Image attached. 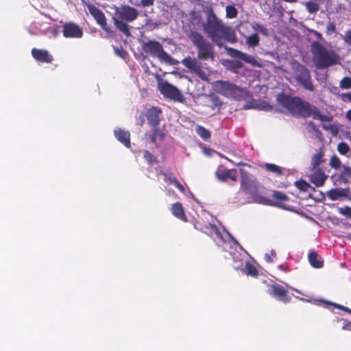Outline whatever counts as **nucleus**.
I'll use <instances>...</instances> for the list:
<instances>
[{"label": "nucleus", "instance_id": "obj_57", "mask_svg": "<svg viewBox=\"0 0 351 351\" xmlns=\"http://www.w3.org/2000/svg\"><path fill=\"white\" fill-rule=\"evenodd\" d=\"M232 242L237 245H240L239 243L234 238L232 239Z\"/></svg>", "mask_w": 351, "mask_h": 351}, {"label": "nucleus", "instance_id": "obj_27", "mask_svg": "<svg viewBox=\"0 0 351 351\" xmlns=\"http://www.w3.org/2000/svg\"><path fill=\"white\" fill-rule=\"evenodd\" d=\"M327 195L330 199L336 200L340 197H345L346 194L343 189H333L327 192Z\"/></svg>", "mask_w": 351, "mask_h": 351}, {"label": "nucleus", "instance_id": "obj_5", "mask_svg": "<svg viewBox=\"0 0 351 351\" xmlns=\"http://www.w3.org/2000/svg\"><path fill=\"white\" fill-rule=\"evenodd\" d=\"M142 49L147 54L157 58L160 62L169 65H177L179 62L174 59L163 49L159 41L149 40L142 43Z\"/></svg>", "mask_w": 351, "mask_h": 351}, {"label": "nucleus", "instance_id": "obj_37", "mask_svg": "<svg viewBox=\"0 0 351 351\" xmlns=\"http://www.w3.org/2000/svg\"><path fill=\"white\" fill-rule=\"evenodd\" d=\"M252 28L254 29V30L256 31V32H260L261 34L265 35V36H267L268 35V30H267V28L262 25V24H259V23H254L252 25Z\"/></svg>", "mask_w": 351, "mask_h": 351}, {"label": "nucleus", "instance_id": "obj_55", "mask_svg": "<svg viewBox=\"0 0 351 351\" xmlns=\"http://www.w3.org/2000/svg\"><path fill=\"white\" fill-rule=\"evenodd\" d=\"M144 117H142L141 120H140V123H138V125H140L141 126H142L143 124H144Z\"/></svg>", "mask_w": 351, "mask_h": 351}, {"label": "nucleus", "instance_id": "obj_44", "mask_svg": "<svg viewBox=\"0 0 351 351\" xmlns=\"http://www.w3.org/2000/svg\"><path fill=\"white\" fill-rule=\"evenodd\" d=\"M330 304H332L334 307L338 308V309H340L343 311H345L348 313H350L351 314V309L346 307V306H344L341 304H336V303H330Z\"/></svg>", "mask_w": 351, "mask_h": 351}, {"label": "nucleus", "instance_id": "obj_20", "mask_svg": "<svg viewBox=\"0 0 351 351\" xmlns=\"http://www.w3.org/2000/svg\"><path fill=\"white\" fill-rule=\"evenodd\" d=\"M171 213L178 219L184 221H187V217L185 215L184 210L180 202H176L171 206Z\"/></svg>", "mask_w": 351, "mask_h": 351}, {"label": "nucleus", "instance_id": "obj_52", "mask_svg": "<svg viewBox=\"0 0 351 351\" xmlns=\"http://www.w3.org/2000/svg\"><path fill=\"white\" fill-rule=\"evenodd\" d=\"M346 117L348 120L351 121V109L347 112Z\"/></svg>", "mask_w": 351, "mask_h": 351}, {"label": "nucleus", "instance_id": "obj_31", "mask_svg": "<svg viewBox=\"0 0 351 351\" xmlns=\"http://www.w3.org/2000/svg\"><path fill=\"white\" fill-rule=\"evenodd\" d=\"M195 131L197 134L204 141L208 140L211 136L210 132L202 125H197Z\"/></svg>", "mask_w": 351, "mask_h": 351}, {"label": "nucleus", "instance_id": "obj_45", "mask_svg": "<svg viewBox=\"0 0 351 351\" xmlns=\"http://www.w3.org/2000/svg\"><path fill=\"white\" fill-rule=\"evenodd\" d=\"M341 213L349 217L351 219V208L346 206L343 208H340Z\"/></svg>", "mask_w": 351, "mask_h": 351}, {"label": "nucleus", "instance_id": "obj_23", "mask_svg": "<svg viewBox=\"0 0 351 351\" xmlns=\"http://www.w3.org/2000/svg\"><path fill=\"white\" fill-rule=\"evenodd\" d=\"M114 23L116 27L121 32H123L127 37L131 36L130 26L127 24L126 21L119 19L117 17L113 18Z\"/></svg>", "mask_w": 351, "mask_h": 351}, {"label": "nucleus", "instance_id": "obj_19", "mask_svg": "<svg viewBox=\"0 0 351 351\" xmlns=\"http://www.w3.org/2000/svg\"><path fill=\"white\" fill-rule=\"evenodd\" d=\"M115 137L128 148L130 147V134L128 131L117 128L114 130Z\"/></svg>", "mask_w": 351, "mask_h": 351}, {"label": "nucleus", "instance_id": "obj_62", "mask_svg": "<svg viewBox=\"0 0 351 351\" xmlns=\"http://www.w3.org/2000/svg\"><path fill=\"white\" fill-rule=\"evenodd\" d=\"M348 97H349V100H350V102H351V94H350V95H349Z\"/></svg>", "mask_w": 351, "mask_h": 351}, {"label": "nucleus", "instance_id": "obj_48", "mask_svg": "<svg viewBox=\"0 0 351 351\" xmlns=\"http://www.w3.org/2000/svg\"><path fill=\"white\" fill-rule=\"evenodd\" d=\"M342 329L351 331V322L344 320V324L342 326Z\"/></svg>", "mask_w": 351, "mask_h": 351}, {"label": "nucleus", "instance_id": "obj_51", "mask_svg": "<svg viewBox=\"0 0 351 351\" xmlns=\"http://www.w3.org/2000/svg\"><path fill=\"white\" fill-rule=\"evenodd\" d=\"M265 260L266 262H267L269 263H271L273 261L271 257L269 256V255L268 254H266L265 255Z\"/></svg>", "mask_w": 351, "mask_h": 351}, {"label": "nucleus", "instance_id": "obj_46", "mask_svg": "<svg viewBox=\"0 0 351 351\" xmlns=\"http://www.w3.org/2000/svg\"><path fill=\"white\" fill-rule=\"evenodd\" d=\"M211 99L213 104L215 107H220L221 106V101H220L219 98L217 96H212Z\"/></svg>", "mask_w": 351, "mask_h": 351}, {"label": "nucleus", "instance_id": "obj_26", "mask_svg": "<svg viewBox=\"0 0 351 351\" xmlns=\"http://www.w3.org/2000/svg\"><path fill=\"white\" fill-rule=\"evenodd\" d=\"M152 127V134L150 136V141L152 143L156 144L157 138L163 139L165 136V132L161 130L158 126Z\"/></svg>", "mask_w": 351, "mask_h": 351}, {"label": "nucleus", "instance_id": "obj_50", "mask_svg": "<svg viewBox=\"0 0 351 351\" xmlns=\"http://www.w3.org/2000/svg\"><path fill=\"white\" fill-rule=\"evenodd\" d=\"M312 32L313 33V34L316 36V38L317 39L323 40V37H322V34H320L319 32H318L317 31H315V30H313Z\"/></svg>", "mask_w": 351, "mask_h": 351}, {"label": "nucleus", "instance_id": "obj_14", "mask_svg": "<svg viewBox=\"0 0 351 351\" xmlns=\"http://www.w3.org/2000/svg\"><path fill=\"white\" fill-rule=\"evenodd\" d=\"M117 17L126 22H132L136 19L138 15V10L130 5H123L117 11Z\"/></svg>", "mask_w": 351, "mask_h": 351}, {"label": "nucleus", "instance_id": "obj_3", "mask_svg": "<svg viewBox=\"0 0 351 351\" xmlns=\"http://www.w3.org/2000/svg\"><path fill=\"white\" fill-rule=\"evenodd\" d=\"M203 28L211 40L218 46L222 45L223 38L232 43L236 40L231 28L219 20L212 9L207 12L206 22L203 25Z\"/></svg>", "mask_w": 351, "mask_h": 351}, {"label": "nucleus", "instance_id": "obj_12", "mask_svg": "<svg viewBox=\"0 0 351 351\" xmlns=\"http://www.w3.org/2000/svg\"><path fill=\"white\" fill-rule=\"evenodd\" d=\"M87 8L90 14L93 16V18L96 20L97 23L101 27V28L106 32L111 34V29L107 23L106 18L104 12L93 4H88Z\"/></svg>", "mask_w": 351, "mask_h": 351}, {"label": "nucleus", "instance_id": "obj_36", "mask_svg": "<svg viewBox=\"0 0 351 351\" xmlns=\"http://www.w3.org/2000/svg\"><path fill=\"white\" fill-rule=\"evenodd\" d=\"M350 149V147L345 142H341L337 145V151L341 155L347 154Z\"/></svg>", "mask_w": 351, "mask_h": 351}, {"label": "nucleus", "instance_id": "obj_30", "mask_svg": "<svg viewBox=\"0 0 351 351\" xmlns=\"http://www.w3.org/2000/svg\"><path fill=\"white\" fill-rule=\"evenodd\" d=\"M262 167L267 171L271 172L277 176L282 174V168L275 164L265 163Z\"/></svg>", "mask_w": 351, "mask_h": 351}, {"label": "nucleus", "instance_id": "obj_40", "mask_svg": "<svg viewBox=\"0 0 351 351\" xmlns=\"http://www.w3.org/2000/svg\"><path fill=\"white\" fill-rule=\"evenodd\" d=\"M143 157L149 164H153L156 162V158L147 150L144 152Z\"/></svg>", "mask_w": 351, "mask_h": 351}, {"label": "nucleus", "instance_id": "obj_56", "mask_svg": "<svg viewBox=\"0 0 351 351\" xmlns=\"http://www.w3.org/2000/svg\"><path fill=\"white\" fill-rule=\"evenodd\" d=\"M209 227H210L214 230L217 231V227L215 225L209 224Z\"/></svg>", "mask_w": 351, "mask_h": 351}, {"label": "nucleus", "instance_id": "obj_28", "mask_svg": "<svg viewBox=\"0 0 351 351\" xmlns=\"http://www.w3.org/2000/svg\"><path fill=\"white\" fill-rule=\"evenodd\" d=\"M243 272L245 274L250 276L252 277H254V278H256L259 274L258 270L257 269L256 266H254L253 264H252L249 261H247L245 263Z\"/></svg>", "mask_w": 351, "mask_h": 351}, {"label": "nucleus", "instance_id": "obj_53", "mask_svg": "<svg viewBox=\"0 0 351 351\" xmlns=\"http://www.w3.org/2000/svg\"><path fill=\"white\" fill-rule=\"evenodd\" d=\"M278 268H279L280 269H281V270L285 271H288V270H287V267H285L283 265H279V266H278Z\"/></svg>", "mask_w": 351, "mask_h": 351}, {"label": "nucleus", "instance_id": "obj_61", "mask_svg": "<svg viewBox=\"0 0 351 351\" xmlns=\"http://www.w3.org/2000/svg\"><path fill=\"white\" fill-rule=\"evenodd\" d=\"M197 228L198 230H202V231H204L203 228Z\"/></svg>", "mask_w": 351, "mask_h": 351}, {"label": "nucleus", "instance_id": "obj_9", "mask_svg": "<svg viewBox=\"0 0 351 351\" xmlns=\"http://www.w3.org/2000/svg\"><path fill=\"white\" fill-rule=\"evenodd\" d=\"M158 88L164 97L175 101H182L183 97L179 89L168 82L160 80L158 84Z\"/></svg>", "mask_w": 351, "mask_h": 351}, {"label": "nucleus", "instance_id": "obj_35", "mask_svg": "<svg viewBox=\"0 0 351 351\" xmlns=\"http://www.w3.org/2000/svg\"><path fill=\"white\" fill-rule=\"evenodd\" d=\"M295 186L302 191L306 192L311 187L310 184L304 180H299L295 182Z\"/></svg>", "mask_w": 351, "mask_h": 351}, {"label": "nucleus", "instance_id": "obj_16", "mask_svg": "<svg viewBox=\"0 0 351 351\" xmlns=\"http://www.w3.org/2000/svg\"><path fill=\"white\" fill-rule=\"evenodd\" d=\"M312 172L310 175V181L317 187L322 186L328 176L325 173L320 169H311Z\"/></svg>", "mask_w": 351, "mask_h": 351}, {"label": "nucleus", "instance_id": "obj_2", "mask_svg": "<svg viewBox=\"0 0 351 351\" xmlns=\"http://www.w3.org/2000/svg\"><path fill=\"white\" fill-rule=\"evenodd\" d=\"M277 101L292 114L299 115L303 118L312 117L314 119L322 122L332 121V117L322 114L317 107L304 101L300 97H292L282 93L278 95Z\"/></svg>", "mask_w": 351, "mask_h": 351}, {"label": "nucleus", "instance_id": "obj_41", "mask_svg": "<svg viewBox=\"0 0 351 351\" xmlns=\"http://www.w3.org/2000/svg\"><path fill=\"white\" fill-rule=\"evenodd\" d=\"M335 31H336V26H335V23L329 22L326 26V33L328 34H332L335 33Z\"/></svg>", "mask_w": 351, "mask_h": 351}, {"label": "nucleus", "instance_id": "obj_15", "mask_svg": "<svg viewBox=\"0 0 351 351\" xmlns=\"http://www.w3.org/2000/svg\"><path fill=\"white\" fill-rule=\"evenodd\" d=\"M162 112V110L158 107L154 106L149 108L145 114L148 124L150 126H158Z\"/></svg>", "mask_w": 351, "mask_h": 351}, {"label": "nucleus", "instance_id": "obj_11", "mask_svg": "<svg viewBox=\"0 0 351 351\" xmlns=\"http://www.w3.org/2000/svg\"><path fill=\"white\" fill-rule=\"evenodd\" d=\"M226 51L228 54L232 58H237L243 60L245 63L250 64L253 66L261 67L262 64L258 62L256 58L253 56L245 53L238 49L232 47H227Z\"/></svg>", "mask_w": 351, "mask_h": 351}, {"label": "nucleus", "instance_id": "obj_47", "mask_svg": "<svg viewBox=\"0 0 351 351\" xmlns=\"http://www.w3.org/2000/svg\"><path fill=\"white\" fill-rule=\"evenodd\" d=\"M155 0H141V5L143 7H149L153 5Z\"/></svg>", "mask_w": 351, "mask_h": 351}, {"label": "nucleus", "instance_id": "obj_32", "mask_svg": "<svg viewBox=\"0 0 351 351\" xmlns=\"http://www.w3.org/2000/svg\"><path fill=\"white\" fill-rule=\"evenodd\" d=\"M260 38L257 34H252L246 38V43L250 47H256L259 45Z\"/></svg>", "mask_w": 351, "mask_h": 351}, {"label": "nucleus", "instance_id": "obj_18", "mask_svg": "<svg viewBox=\"0 0 351 351\" xmlns=\"http://www.w3.org/2000/svg\"><path fill=\"white\" fill-rule=\"evenodd\" d=\"M216 176L219 180L223 182L226 181L228 178L236 181L237 179V171L235 169L219 168L216 171Z\"/></svg>", "mask_w": 351, "mask_h": 351}, {"label": "nucleus", "instance_id": "obj_49", "mask_svg": "<svg viewBox=\"0 0 351 351\" xmlns=\"http://www.w3.org/2000/svg\"><path fill=\"white\" fill-rule=\"evenodd\" d=\"M232 65L236 69H240L243 66V64L240 61H234Z\"/></svg>", "mask_w": 351, "mask_h": 351}, {"label": "nucleus", "instance_id": "obj_6", "mask_svg": "<svg viewBox=\"0 0 351 351\" xmlns=\"http://www.w3.org/2000/svg\"><path fill=\"white\" fill-rule=\"evenodd\" d=\"M241 189L247 194H250L253 198L260 203L271 205V200L258 197L257 193L258 181L252 175L241 169Z\"/></svg>", "mask_w": 351, "mask_h": 351}, {"label": "nucleus", "instance_id": "obj_59", "mask_svg": "<svg viewBox=\"0 0 351 351\" xmlns=\"http://www.w3.org/2000/svg\"><path fill=\"white\" fill-rule=\"evenodd\" d=\"M116 53H117L118 55H119V56H122L121 53L119 51V49H116Z\"/></svg>", "mask_w": 351, "mask_h": 351}, {"label": "nucleus", "instance_id": "obj_1", "mask_svg": "<svg viewBox=\"0 0 351 351\" xmlns=\"http://www.w3.org/2000/svg\"><path fill=\"white\" fill-rule=\"evenodd\" d=\"M188 38L197 50V59L187 56L182 59L181 63L191 73L195 74L204 81H208L209 73L202 66L199 60H214L215 51L213 45L204 37L196 31H191L188 34Z\"/></svg>", "mask_w": 351, "mask_h": 351}, {"label": "nucleus", "instance_id": "obj_29", "mask_svg": "<svg viewBox=\"0 0 351 351\" xmlns=\"http://www.w3.org/2000/svg\"><path fill=\"white\" fill-rule=\"evenodd\" d=\"M340 178L345 182L349 183L351 182V167L343 166V169L341 171Z\"/></svg>", "mask_w": 351, "mask_h": 351}, {"label": "nucleus", "instance_id": "obj_4", "mask_svg": "<svg viewBox=\"0 0 351 351\" xmlns=\"http://www.w3.org/2000/svg\"><path fill=\"white\" fill-rule=\"evenodd\" d=\"M311 52L313 62L318 69L328 68L339 62V56L335 50L326 48L317 41L311 43Z\"/></svg>", "mask_w": 351, "mask_h": 351}, {"label": "nucleus", "instance_id": "obj_13", "mask_svg": "<svg viewBox=\"0 0 351 351\" xmlns=\"http://www.w3.org/2000/svg\"><path fill=\"white\" fill-rule=\"evenodd\" d=\"M62 32L64 37L67 38H80L84 34L82 29L72 22L64 23L62 25Z\"/></svg>", "mask_w": 351, "mask_h": 351}, {"label": "nucleus", "instance_id": "obj_17", "mask_svg": "<svg viewBox=\"0 0 351 351\" xmlns=\"http://www.w3.org/2000/svg\"><path fill=\"white\" fill-rule=\"evenodd\" d=\"M32 57L38 62L51 63L53 58L46 49L33 48L31 51Z\"/></svg>", "mask_w": 351, "mask_h": 351}, {"label": "nucleus", "instance_id": "obj_43", "mask_svg": "<svg viewBox=\"0 0 351 351\" xmlns=\"http://www.w3.org/2000/svg\"><path fill=\"white\" fill-rule=\"evenodd\" d=\"M308 126L311 127L312 130L315 132L317 137L319 138L322 136V132L317 128L313 122L310 121L308 123Z\"/></svg>", "mask_w": 351, "mask_h": 351}, {"label": "nucleus", "instance_id": "obj_38", "mask_svg": "<svg viewBox=\"0 0 351 351\" xmlns=\"http://www.w3.org/2000/svg\"><path fill=\"white\" fill-rule=\"evenodd\" d=\"M329 165L331 167L337 169L341 167V162L336 155H333L330 159Z\"/></svg>", "mask_w": 351, "mask_h": 351}, {"label": "nucleus", "instance_id": "obj_24", "mask_svg": "<svg viewBox=\"0 0 351 351\" xmlns=\"http://www.w3.org/2000/svg\"><path fill=\"white\" fill-rule=\"evenodd\" d=\"M308 261L311 265L314 268H321L324 263L319 254L315 251H312L308 256Z\"/></svg>", "mask_w": 351, "mask_h": 351}, {"label": "nucleus", "instance_id": "obj_8", "mask_svg": "<svg viewBox=\"0 0 351 351\" xmlns=\"http://www.w3.org/2000/svg\"><path fill=\"white\" fill-rule=\"evenodd\" d=\"M295 78L306 90H314L310 71L304 65L298 64L295 69Z\"/></svg>", "mask_w": 351, "mask_h": 351}, {"label": "nucleus", "instance_id": "obj_54", "mask_svg": "<svg viewBox=\"0 0 351 351\" xmlns=\"http://www.w3.org/2000/svg\"><path fill=\"white\" fill-rule=\"evenodd\" d=\"M270 253L271 254V256H273L274 258L276 256V251L274 250H271Z\"/></svg>", "mask_w": 351, "mask_h": 351}, {"label": "nucleus", "instance_id": "obj_25", "mask_svg": "<svg viewBox=\"0 0 351 351\" xmlns=\"http://www.w3.org/2000/svg\"><path fill=\"white\" fill-rule=\"evenodd\" d=\"M165 176V180H168L171 184H173L181 193H185V188L184 186L178 180V179L172 174L167 173L165 172H161Z\"/></svg>", "mask_w": 351, "mask_h": 351}, {"label": "nucleus", "instance_id": "obj_39", "mask_svg": "<svg viewBox=\"0 0 351 351\" xmlns=\"http://www.w3.org/2000/svg\"><path fill=\"white\" fill-rule=\"evenodd\" d=\"M340 87L343 89H348L351 88V77H344L340 82Z\"/></svg>", "mask_w": 351, "mask_h": 351}, {"label": "nucleus", "instance_id": "obj_58", "mask_svg": "<svg viewBox=\"0 0 351 351\" xmlns=\"http://www.w3.org/2000/svg\"><path fill=\"white\" fill-rule=\"evenodd\" d=\"M346 238L348 239H349L350 241H351V233L348 234L346 236Z\"/></svg>", "mask_w": 351, "mask_h": 351}, {"label": "nucleus", "instance_id": "obj_33", "mask_svg": "<svg viewBox=\"0 0 351 351\" xmlns=\"http://www.w3.org/2000/svg\"><path fill=\"white\" fill-rule=\"evenodd\" d=\"M304 4L305 5L307 11L311 14L316 13L319 9V4L313 1H307Z\"/></svg>", "mask_w": 351, "mask_h": 351}, {"label": "nucleus", "instance_id": "obj_22", "mask_svg": "<svg viewBox=\"0 0 351 351\" xmlns=\"http://www.w3.org/2000/svg\"><path fill=\"white\" fill-rule=\"evenodd\" d=\"M275 201V205L281 208H286V202L289 200V197L284 193L275 191L272 195Z\"/></svg>", "mask_w": 351, "mask_h": 351}, {"label": "nucleus", "instance_id": "obj_7", "mask_svg": "<svg viewBox=\"0 0 351 351\" xmlns=\"http://www.w3.org/2000/svg\"><path fill=\"white\" fill-rule=\"evenodd\" d=\"M215 89L219 94L228 98L231 97L237 100H241L246 92L244 88H240L228 81L223 80L216 82Z\"/></svg>", "mask_w": 351, "mask_h": 351}, {"label": "nucleus", "instance_id": "obj_10", "mask_svg": "<svg viewBox=\"0 0 351 351\" xmlns=\"http://www.w3.org/2000/svg\"><path fill=\"white\" fill-rule=\"evenodd\" d=\"M270 289L267 293L276 299L284 302L288 303L291 300V297L289 295L288 290L278 283H274L269 285Z\"/></svg>", "mask_w": 351, "mask_h": 351}, {"label": "nucleus", "instance_id": "obj_21", "mask_svg": "<svg viewBox=\"0 0 351 351\" xmlns=\"http://www.w3.org/2000/svg\"><path fill=\"white\" fill-rule=\"evenodd\" d=\"M324 151L319 148L317 152L312 156L311 162V169H317L319 165L324 162Z\"/></svg>", "mask_w": 351, "mask_h": 351}, {"label": "nucleus", "instance_id": "obj_34", "mask_svg": "<svg viewBox=\"0 0 351 351\" xmlns=\"http://www.w3.org/2000/svg\"><path fill=\"white\" fill-rule=\"evenodd\" d=\"M226 15L228 19H234L238 15V10L234 5H228L226 8Z\"/></svg>", "mask_w": 351, "mask_h": 351}, {"label": "nucleus", "instance_id": "obj_60", "mask_svg": "<svg viewBox=\"0 0 351 351\" xmlns=\"http://www.w3.org/2000/svg\"><path fill=\"white\" fill-rule=\"evenodd\" d=\"M290 288H291L292 290H293V291H296V292H298V293H300V291H298V289H295V288H293V287H290Z\"/></svg>", "mask_w": 351, "mask_h": 351}, {"label": "nucleus", "instance_id": "obj_42", "mask_svg": "<svg viewBox=\"0 0 351 351\" xmlns=\"http://www.w3.org/2000/svg\"><path fill=\"white\" fill-rule=\"evenodd\" d=\"M343 40L344 42L351 47V29L347 30L345 32Z\"/></svg>", "mask_w": 351, "mask_h": 351}]
</instances>
